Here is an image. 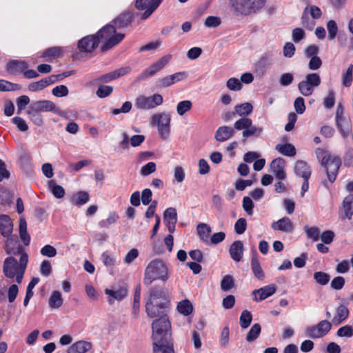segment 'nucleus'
<instances>
[{
  "label": "nucleus",
  "instance_id": "27",
  "mask_svg": "<svg viewBox=\"0 0 353 353\" xmlns=\"http://www.w3.org/2000/svg\"><path fill=\"white\" fill-rule=\"evenodd\" d=\"M147 301H151L152 303H159V302H164L167 304V299L165 293L163 289L159 287H154L151 288L150 292V298Z\"/></svg>",
  "mask_w": 353,
  "mask_h": 353
},
{
  "label": "nucleus",
  "instance_id": "23",
  "mask_svg": "<svg viewBox=\"0 0 353 353\" xmlns=\"http://www.w3.org/2000/svg\"><path fill=\"white\" fill-rule=\"evenodd\" d=\"M7 238L5 243L6 253L8 254H20L21 256V254L25 252L20 245H17V239L10 236Z\"/></svg>",
  "mask_w": 353,
  "mask_h": 353
},
{
  "label": "nucleus",
  "instance_id": "41",
  "mask_svg": "<svg viewBox=\"0 0 353 353\" xmlns=\"http://www.w3.org/2000/svg\"><path fill=\"white\" fill-rule=\"evenodd\" d=\"M176 308L179 313L185 316H188L193 311V306L188 299L180 301L178 303Z\"/></svg>",
  "mask_w": 353,
  "mask_h": 353
},
{
  "label": "nucleus",
  "instance_id": "50",
  "mask_svg": "<svg viewBox=\"0 0 353 353\" xmlns=\"http://www.w3.org/2000/svg\"><path fill=\"white\" fill-rule=\"evenodd\" d=\"M62 54V49L60 47H51L47 48L42 54L43 57H48L50 59H55L61 56Z\"/></svg>",
  "mask_w": 353,
  "mask_h": 353
},
{
  "label": "nucleus",
  "instance_id": "18",
  "mask_svg": "<svg viewBox=\"0 0 353 353\" xmlns=\"http://www.w3.org/2000/svg\"><path fill=\"white\" fill-rule=\"evenodd\" d=\"M163 221L165 223L168 231L173 233L175 230V225L177 222V212L174 208H167L163 214Z\"/></svg>",
  "mask_w": 353,
  "mask_h": 353
},
{
  "label": "nucleus",
  "instance_id": "61",
  "mask_svg": "<svg viewBox=\"0 0 353 353\" xmlns=\"http://www.w3.org/2000/svg\"><path fill=\"white\" fill-rule=\"evenodd\" d=\"M247 228V221L244 218L239 219L234 224V231L238 234H242Z\"/></svg>",
  "mask_w": 353,
  "mask_h": 353
},
{
  "label": "nucleus",
  "instance_id": "39",
  "mask_svg": "<svg viewBox=\"0 0 353 353\" xmlns=\"http://www.w3.org/2000/svg\"><path fill=\"white\" fill-rule=\"evenodd\" d=\"M252 109L253 107L250 103H243L234 107L236 114L242 117H247L252 112Z\"/></svg>",
  "mask_w": 353,
  "mask_h": 353
},
{
  "label": "nucleus",
  "instance_id": "3",
  "mask_svg": "<svg viewBox=\"0 0 353 353\" xmlns=\"http://www.w3.org/2000/svg\"><path fill=\"white\" fill-rule=\"evenodd\" d=\"M265 3L266 0H229L231 12L241 17L257 13Z\"/></svg>",
  "mask_w": 353,
  "mask_h": 353
},
{
  "label": "nucleus",
  "instance_id": "24",
  "mask_svg": "<svg viewBox=\"0 0 353 353\" xmlns=\"http://www.w3.org/2000/svg\"><path fill=\"white\" fill-rule=\"evenodd\" d=\"M105 293L110 296L109 303L112 304L114 300L122 301L128 294V289L125 287H121L116 290L105 289Z\"/></svg>",
  "mask_w": 353,
  "mask_h": 353
},
{
  "label": "nucleus",
  "instance_id": "57",
  "mask_svg": "<svg viewBox=\"0 0 353 353\" xmlns=\"http://www.w3.org/2000/svg\"><path fill=\"white\" fill-rule=\"evenodd\" d=\"M113 92V88L110 85H100L97 92L96 94L99 98H105L111 94V93Z\"/></svg>",
  "mask_w": 353,
  "mask_h": 353
},
{
  "label": "nucleus",
  "instance_id": "45",
  "mask_svg": "<svg viewBox=\"0 0 353 353\" xmlns=\"http://www.w3.org/2000/svg\"><path fill=\"white\" fill-rule=\"evenodd\" d=\"M270 65V59L268 57H262L255 64V69L259 74H263Z\"/></svg>",
  "mask_w": 353,
  "mask_h": 353
},
{
  "label": "nucleus",
  "instance_id": "47",
  "mask_svg": "<svg viewBox=\"0 0 353 353\" xmlns=\"http://www.w3.org/2000/svg\"><path fill=\"white\" fill-rule=\"evenodd\" d=\"M353 80V65L350 64L346 72L342 74V84L345 87H350Z\"/></svg>",
  "mask_w": 353,
  "mask_h": 353
},
{
  "label": "nucleus",
  "instance_id": "42",
  "mask_svg": "<svg viewBox=\"0 0 353 353\" xmlns=\"http://www.w3.org/2000/svg\"><path fill=\"white\" fill-rule=\"evenodd\" d=\"M251 268L254 275L258 279L263 280L265 278L263 270H262L260 263L256 256H254L252 259Z\"/></svg>",
  "mask_w": 353,
  "mask_h": 353
},
{
  "label": "nucleus",
  "instance_id": "5",
  "mask_svg": "<svg viewBox=\"0 0 353 353\" xmlns=\"http://www.w3.org/2000/svg\"><path fill=\"white\" fill-rule=\"evenodd\" d=\"M168 279V268L163 261L154 259L147 265L143 278V283L145 285H150L157 279L165 281Z\"/></svg>",
  "mask_w": 353,
  "mask_h": 353
},
{
  "label": "nucleus",
  "instance_id": "21",
  "mask_svg": "<svg viewBox=\"0 0 353 353\" xmlns=\"http://www.w3.org/2000/svg\"><path fill=\"white\" fill-rule=\"evenodd\" d=\"M13 230L12 221L8 215H0V233L4 237L11 235Z\"/></svg>",
  "mask_w": 353,
  "mask_h": 353
},
{
  "label": "nucleus",
  "instance_id": "33",
  "mask_svg": "<svg viewBox=\"0 0 353 353\" xmlns=\"http://www.w3.org/2000/svg\"><path fill=\"white\" fill-rule=\"evenodd\" d=\"M19 236L23 244L26 246L29 245L30 243V236L27 232V223L24 219L21 218L19 220Z\"/></svg>",
  "mask_w": 353,
  "mask_h": 353
},
{
  "label": "nucleus",
  "instance_id": "2",
  "mask_svg": "<svg viewBox=\"0 0 353 353\" xmlns=\"http://www.w3.org/2000/svg\"><path fill=\"white\" fill-rule=\"evenodd\" d=\"M28 262V256L26 252L21 254L19 263H18V261L14 257H7L3 262V272L5 276L9 279L15 277L16 282L20 284L22 281Z\"/></svg>",
  "mask_w": 353,
  "mask_h": 353
},
{
  "label": "nucleus",
  "instance_id": "58",
  "mask_svg": "<svg viewBox=\"0 0 353 353\" xmlns=\"http://www.w3.org/2000/svg\"><path fill=\"white\" fill-rule=\"evenodd\" d=\"M305 232L307 234V236L310 239H312L313 241H316L319 239L320 230L316 227H311L305 226L304 228Z\"/></svg>",
  "mask_w": 353,
  "mask_h": 353
},
{
  "label": "nucleus",
  "instance_id": "32",
  "mask_svg": "<svg viewBox=\"0 0 353 353\" xmlns=\"http://www.w3.org/2000/svg\"><path fill=\"white\" fill-rule=\"evenodd\" d=\"M275 149L280 154L286 157H294L296 153V148L292 143L277 144Z\"/></svg>",
  "mask_w": 353,
  "mask_h": 353
},
{
  "label": "nucleus",
  "instance_id": "22",
  "mask_svg": "<svg viewBox=\"0 0 353 353\" xmlns=\"http://www.w3.org/2000/svg\"><path fill=\"white\" fill-rule=\"evenodd\" d=\"M243 243L241 241H234L229 249L230 257L236 262L240 261L243 255Z\"/></svg>",
  "mask_w": 353,
  "mask_h": 353
},
{
  "label": "nucleus",
  "instance_id": "52",
  "mask_svg": "<svg viewBox=\"0 0 353 353\" xmlns=\"http://www.w3.org/2000/svg\"><path fill=\"white\" fill-rule=\"evenodd\" d=\"M192 107V103L189 100L180 101L176 106V112L180 116L188 112Z\"/></svg>",
  "mask_w": 353,
  "mask_h": 353
},
{
  "label": "nucleus",
  "instance_id": "4",
  "mask_svg": "<svg viewBox=\"0 0 353 353\" xmlns=\"http://www.w3.org/2000/svg\"><path fill=\"white\" fill-rule=\"evenodd\" d=\"M316 158L321 165L325 168L328 181L333 183L341 165V160L339 157H331L330 153L323 148H318L315 150Z\"/></svg>",
  "mask_w": 353,
  "mask_h": 353
},
{
  "label": "nucleus",
  "instance_id": "59",
  "mask_svg": "<svg viewBox=\"0 0 353 353\" xmlns=\"http://www.w3.org/2000/svg\"><path fill=\"white\" fill-rule=\"evenodd\" d=\"M254 206V203H253L252 200L249 196H244L243 198L242 207L248 215L251 216L253 214Z\"/></svg>",
  "mask_w": 353,
  "mask_h": 353
},
{
  "label": "nucleus",
  "instance_id": "31",
  "mask_svg": "<svg viewBox=\"0 0 353 353\" xmlns=\"http://www.w3.org/2000/svg\"><path fill=\"white\" fill-rule=\"evenodd\" d=\"M344 216L348 220H351L353 216V194L347 195L343 201Z\"/></svg>",
  "mask_w": 353,
  "mask_h": 353
},
{
  "label": "nucleus",
  "instance_id": "30",
  "mask_svg": "<svg viewBox=\"0 0 353 353\" xmlns=\"http://www.w3.org/2000/svg\"><path fill=\"white\" fill-rule=\"evenodd\" d=\"M349 314L348 308L345 305H340L336 310V314L332 319V323L334 325H339L348 318Z\"/></svg>",
  "mask_w": 353,
  "mask_h": 353
},
{
  "label": "nucleus",
  "instance_id": "46",
  "mask_svg": "<svg viewBox=\"0 0 353 353\" xmlns=\"http://www.w3.org/2000/svg\"><path fill=\"white\" fill-rule=\"evenodd\" d=\"M326 27L328 32V39L330 41L334 40L336 38L339 30L336 22L334 20H329L327 22Z\"/></svg>",
  "mask_w": 353,
  "mask_h": 353
},
{
  "label": "nucleus",
  "instance_id": "10",
  "mask_svg": "<svg viewBox=\"0 0 353 353\" xmlns=\"http://www.w3.org/2000/svg\"><path fill=\"white\" fill-rule=\"evenodd\" d=\"M152 119L157 124L160 136L163 139H166L170 133V115L163 112L154 115Z\"/></svg>",
  "mask_w": 353,
  "mask_h": 353
},
{
  "label": "nucleus",
  "instance_id": "29",
  "mask_svg": "<svg viewBox=\"0 0 353 353\" xmlns=\"http://www.w3.org/2000/svg\"><path fill=\"white\" fill-rule=\"evenodd\" d=\"M154 353H174L172 340L162 341L159 343L152 342Z\"/></svg>",
  "mask_w": 353,
  "mask_h": 353
},
{
  "label": "nucleus",
  "instance_id": "9",
  "mask_svg": "<svg viewBox=\"0 0 353 353\" xmlns=\"http://www.w3.org/2000/svg\"><path fill=\"white\" fill-rule=\"evenodd\" d=\"M332 323L327 320L321 321L316 325L310 326L306 329L307 336L312 339L325 336L331 330Z\"/></svg>",
  "mask_w": 353,
  "mask_h": 353
},
{
  "label": "nucleus",
  "instance_id": "11",
  "mask_svg": "<svg viewBox=\"0 0 353 353\" xmlns=\"http://www.w3.org/2000/svg\"><path fill=\"white\" fill-rule=\"evenodd\" d=\"M344 109L343 105L341 103H339L336 107V113H335V123L336 126L339 131L340 134L343 137V138H347L351 132L350 126L348 125L345 127L343 125V123L345 122L346 118L343 115Z\"/></svg>",
  "mask_w": 353,
  "mask_h": 353
},
{
  "label": "nucleus",
  "instance_id": "34",
  "mask_svg": "<svg viewBox=\"0 0 353 353\" xmlns=\"http://www.w3.org/2000/svg\"><path fill=\"white\" fill-rule=\"evenodd\" d=\"M197 234L201 241L207 242L211 232V228L206 223H199L196 228Z\"/></svg>",
  "mask_w": 353,
  "mask_h": 353
},
{
  "label": "nucleus",
  "instance_id": "36",
  "mask_svg": "<svg viewBox=\"0 0 353 353\" xmlns=\"http://www.w3.org/2000/svg\"><path fill=\"white\" fill-rule=\"evenodd\" d=\"M48 188L54 196L57 199L63 198L65 194L64 188L62 186L57 185L54 180L48 181Z\"/></svg>",
  "mask_w": 353,
  "mask_h": 353
},
{
  "label": "nucleus",
  "instance_id": "35",
  "mask_svg": "<svg viewBox=\"0 0 353 353\" xmlns=\"http://www.w3.org/2000/svg\"><path fill=\"white\" fill-rule=\"evenodd\" d=\"M90 199L89 194L85 191H79L72 197V202L77 205L81 206L88 202Z\"/></svg>",
  "mask_w": 353,
  "mask_h": 353
},
{
  "label": "nucleus",
  "instance_id": "48",
  "mask_svg": "<svg viewBox=\"0 0 353 353\" xmlns=\"http://www.w3.org/2000/svg\"><path fill=\"white\" fill-rule=\"evenodd\" d=\"M21 89V85L6 80H0V91H15Z\"/></svg>",
  "mask_w": 353,
  "mask_h": 353
},
{
  "label": "nucleus",
  "instance_id": "6",
  "mask_svg": "<svg viewBox=\"0 0 353 353\" xmlns=\"http://www.w3.org/2000/svg\"><path fill=\"white\" fill-rule=\"evenodd\" d=\"M152 342L159 343L162 341L165 342L172 339L171 323L167 315H163L159 319L153 321L152 323Z\"/></svg>",
  "mask_w": 353,
  "mask_h": 353
},
{
  "label": "nucleus",
  "instance_id": "60",
  "mask_svg": "<svg viewBox=\"0 0 353 353\" xmlns=\"http://www.w3.org/2000/svg\"><path fill=\"white\" fill-rule=\"evenodd\" d=\"M69 93V90L66 85H60L54 87L52 90V94L57 97H66Z\"/></svg>",
  "mask_w": 353,
  "mask_h": 353
},
{
  "label": "nucleus",
  "instance_id": "54",
  "mask_svg": "<svg viewBox=\"0 0 353 353\" xmlns=\"http://www.w3.org/2000/svg\"><path fill=\"white\" fill-rule=\"evenodd\" d=\"M314 279L320 285H325L328 283L330 276L323 272H316L314 274Z\"/></svg>",
  "mask_w": 353,
  "mask_h": 353
},
{
  "label": "nucleus",
  "instance_id": "44",
  "mask_svg": "<svg viewBox=\"0 0 353 353\" xmlns=\"http://www.w3.org/2000/svg\"><path fill=\"white\" fill-rule=\"evenodd\" d=\"M252 321V315L248 310H243L240 316L239 323L243 329L248 328Z\"/></svg>",
  "mask_w": 353,
  "mask_h": 353
},
{
  "label": "nucleus",
  "instance_id": "40",
  "mask_svg": "<svg viewBox=\"0 0 353 353\" xmlns=\"http://www.w3.org/2000/svg\"><path fill=\"white\" fill-rule=\"evenodd\" d=\"M308 8L306 7L301 16V23L303 26L308 30H312L316 25V22L313 18H310L308 13Z\"/></svg>",
  "mask_w": 353,
  "mask_h": 353
},
{
  "label": "nucleus",
  "instance_id": "56",
  "mask_svg": "<svg viewBox=\"0 0 353 353\" xmlns=\"http://www.w3.org/2000/svg\"><path fill=\"white\" fill-rule=\"evenodd\" d=\"M335 103V92L333 90H330L327 95L323 99V105L326 109H331Z\"/></svg>",
  "mask_w": 353,
  "mask_h": 353
},
{
  "label": "nucleus",
  "instance_id": "13",
  "mask_svg": "<svg viewBox=\"0 0 353 353\" xmlns=\"http://www.w3.org/2000/svg\"><path fill=\"white\" fill-rule=\"evenodd\" d=\"M133 21V14L130 12H123L120 14L116 19L112 21L113 24H108L107 26H112L114 30V35L117 34L116 33L117 29H124L128 28Z\"/></svg>",
  "mask_w": 353,
  "mask_h": 353
},
{
  "label": "nucleus",
  "instance_id": "38",
  "mask_svg": "<svg viewBox=\"0 0 353 353\" xmlns=\"http://www.w3.org/2000/svg\"><path fill=\"white\" fill-rule=\"evenodd\" d=\"M263 131V128L262 127H257L252 124V121L251 120L250 125L246 129V130H243L242 132V136L244 138H248L252 136L259 137Z\"/></svg>",
  "mask_w": 353,
  "mask_h": 353
},
{
  "label": "nucleus",
  "instance_id": "53",
  "mask_svg": "<svg viewBox=\"0 0 353 353\" xmlns=\"http://www.w3.org/2000/svg\"><path fill=\"white\" fill-rule=\"evenodd\" d=\"M30 119L37 125L41 126L43 123V117L41 113L37 111H33L31 109L27 111Z\"/></svg>",
  "mask_w": 353,
  "mask_h": 353
},
{
  "label": "nucleus",
  "instance_id": "8",
  "mask_svg": "<svg viewBox=\"0 0 353 353\" xmlns=\"http://www.w3.org/2000/svg\"><path fill=\"white\" fill-rule=\"evenodd\" d=\"M163 97L158 93L150 97L140 96L135 99L134 105L139 110H148L163 103Z\"/></svg>",
  "mask_w": 353,
  "mask_h": 353
},
{
  "label": "nucleus",
  "instance_id": "12",
  "mask_svg": "<svg viewBox=\"0 0 353 353\" xmlns=\"http://www.w3.org/2000/svg\"><path fill=\"white\" fill-rule=\"evenodd\" d=\"M33 111L53 112L59 116H63V112L56 107L54 102L48 100H41L33 102L29 107Z\"/></svg>",
  "mask_w": 353,
  "mask_h": 353
},
{
  "label": "nucleus",
  "instance_id": "28",
  "mask_svg": "<svg viewBox=\"0 0 353 353\" xmlns=\"http://www.w3.org/2000/svg\"><path fill=\"white\" fill-rule=\"evenodd\" d=\"M294 172L296 175L304 178H310L311 176L310 167L307 163L302 160H299L296 162L294 165Z\"/></svg>",
  "mask_w": 353,
  "mask_h": 353
},
{
  "label": "nucleus",
  "instance_id": "17",
  "mask_svg": "<svg viewBox=\"0 0 353 353\" xmlns=\"http://www.w3.org/2000/svg\"><path fill=\"white\" fill-rule=\"evenodd\" d=\"M28 68V64L25 61L11 60L6 65V71L12 75L23 74L25 70Z\"/></svg>",
  "mask_w": 353,
  "mask_h": 353
},
{
  "label": "nucleus",
  "instance_id": "1",
  "mask_svg": "<svg viewBox=\"0 0 353 353\" xmlns=\"http://www.w3.org/2000/svg\"><path fill=\"white\" fill-rule=\"evenodd\" d=\"M114 30L110 26H105L96 34L88 35L78 42V48L81 52H92L96 49L100 41L104 42L101 46V51H108L119 43L125 38V34L119 32L114 35Z\"/></svg>",
  "mask_w": 353,
  "mask_h": 353
},
{
  "label": "nucleus",
  "instance_id": "63",
  "mask_svg": "<svg viewBox=\"0 0 353 353\" xmlns=\"http://www.w3.org/2000/svg\"><path fill=\"white\" fill-rule=\"evenodd\" d=\"M156 168L157 166L155 163L149 162L141 168L140 174L144 176H148L149 174L154 172L156 171Z\"/></svg>",
  "mask_w": 353,
  "mask_h": 353
},
{
  "label": "nucleus",
  "instance_id": "26",
  "mask_svg": "<svg viewBox=\"0 0 353 353\" xmlns=\"http://www.w3.org/2000/svg\"><path fill=\"white\" fill-rule=\"evenodd\" d=\"M92 345L90 342L79 341L73 343L67 350L68 353H86L91 350Z\"/></svg>",
  "mask_w": 353,
  "mask_h": 353
},
{
  "label": "nucleus",
  "instance_id": "64",
  "mask_svg": "<svg viewBox=\"0 0 353 353\" xmlns=\"http://www.w3.org/2000/svg\"><path fill=\"white\" fill-rule=\"evenodd\" d=\"M40 252L41 255L48 257H54L57 253L56 248L50 245H46L43 246L41 249Z\"/></svg>",
  "mask_w": 353,
  "mask_h": 353
},
{
  "label": "nucleus",
  "instance_id": "7",
  "mask_svg": "<svg viewBox=\"0 0 353 353\" xmlns=\"http://www.w3.org/2000/svg\"><path fill=\"white\" fill-rule=\"evenodd\" d=\"M321 77L317 73H309L305 75L304 80L299 82L298 89L300 93L305 96L312 95L314 89L320 85Z\"/></svg>",
  "mask_w": 353,
  "mask_h": 353
},
{
  "label": "nucleus",
  "instance_id": "25",
  "mask_svg": "<svg viewBox=\"0 0 353 353\" xmlns=\"http://www.w3.org/2000/svg\"><path fill=\"white\" fill-rule=\"evenodd\" d=\"M234 129L229 126L219 127L214 134V138L217 141L223 142L230 139L234 134Z\"/></svg>",
  "mask_w": 353,
  "mask_h": 353
},
{
  "label": "nucleus",
  "instance_id": "20",
  "mask_svg": "<svg viewBox=\"0 0 353 353\" xmlns=\"http://www.w3.org/2000/svg\"><path fill=\"white\" fill-rule=\"evenodd\" d=\"M271 228L274 230H279L285 233H291L294 230V225L289 217H283L277 221L272 223Z\"/></svg>",
  "mask_w": 353,
  "mask_h": 353
},
{
  "label": "nucleus",
  "instance_id": "55",
  "mask_svg": "<svg viewBox=\"0 0 353 353\" xmlns=\"http://www.w3.org/2000/svg\"><path fill=\"white\" fill-rule=\"evenodd\" d=\"M250 119L248 117H242L234 123V128L237 130H246L248 126L250 125Z\"/></svg>",
  "mask_w": 353,
  "mask_h": 353
},
{
  "label": "nucleus",
  "instance_id": "51",
  "mask_svg": "<svg viewBox=\"0 0 353 353\" xmlns=\"http://www.w3.org/2000/svg\"><path fill=\"white\" fill-rule=\"evenodd\" d=\"M118 219L119 216L116 214V212H110L108 217L106 219L101 220V221L99 222V226L101 228H108L110 227V225L116 223Z\"/></svg>",
  "mask_w": 353,
  "mask_h": 353
},
{
  "label": "nucleus",
  "instance_id": "43",
  "mask_svg": "<svg viewBox=\"0 0 353 353\" xmlns=\"http://www.w3.org/2000/svg\"><path fill=\"white\" fill-rule=\"evenodd\" d=\"M261 327L259 323H254L249 330L246 336V341L249 343L254 341L259 336Z\"/></svg>",
  "mask_w": 353,
  "mask_h": 353
},
{
  "label": "nucleus",
  "instance_id": "62",
  "mask_svg": "<svg viewBox=\"0 0 353 353\" xmlns=\"http://www.w3.org/2000/svg\"><path fill=\"white\" fill-rule=\"evenodd\" d=\"M336 335L339 337H352L353 336V327L351 325H345L340 327Z\"/></svg>",
  "mask_w": 353,
  "mask_h": 353
},
{
  "label": "nucleus",
  "instance_id": "49",
  "mask_svg": "<svg viewBox=\"0 0 353 353\" xmlns=\"http://www.w3.org/2000/svg\"><path fill=\"white\" fill-rule=\"evenodd\" d=\"M234 287V280L231 275H225L221 281V288L223 292H228Z\"/></svg>",
  "mask_w": 353,
  "mask_h": 353
},
{
  "label": "nucleus",
  "instance_id": "16",
  "mask_svg": "<svg viewBox=\"0 0 353 353\" xmlns=\"http://www.w3.org/2000/svg\"><path fill=\"white\" fill-rule=\"evenodd\" d=\"M285 161L281 157L274 159L270 163V169L275 177L279 180L286 179V172L285 171Z\"/></svg>",
  "mask_w": 353,
  "mask_h": 353
},
{
  "label": "nucleus",
  "instance_id": "19",
  "mask_svg": "<svg viewBox=\"0 0 353 353\" xmlns=\"http://www.w3.org/2000/svg\"><path fill=\"white\" fill-rule=\"evenodd\" d=\"M276 291V288L274 285H265L258 290H254L252 292V294L254 296V301L256 302L261 301L274 294Z\"/></svg>",
  "mask_w": 353,
  "mask_h": 353
},
{
  "label": "nucleus",
  "instance_id": "14",
  "mask_svg": "<svg viewBox=\"0 0 353 353\" xmlns=\"http://www.w3.org/2000/svg\"><path fill=\"white\" fill-rule=\"evenodd\" d=\"M170 58L168 57H163L157 62L154 63L149 68L144 70L138 77V80H143L147 79L150 76H153L157 72L161 70L169 62Z\"/></svg>",
  "mask_w": 353,
  "mask_h": 353
},
{
  "label": "nucleus",
  "instance_id": "15",
  "mask_svg": "<svg viewBox=\"0 0 353 353\" xmlns=\"http://www.w3.org/2000/svg\"><path fill=\"white\" fill-rule=\"evenodd\" d=\"M166 305L164 302H159V303H152L151 301H147L145 303V312L148 316L150 318H154L163 315L165 314V309Z\"/></svg>",
  "mask_w": 353,
  "mask_h": 353
},
{
  "label": "nucleus",
  "instance_id": "37",
  "mask_svg": "<svg viewBox=\"0 0 353 353\" xmlns=\"http://www.w3.org/2000/svg\"><path fill=\"white\" fill-rule=\"evenodd\" d=\"M49 307L52 309L60 307L63 304V299L59 291H54L49 299Z\"/></svg>",
  "mask_w": 353,
  "mask_h": 353
}]
</instances>
